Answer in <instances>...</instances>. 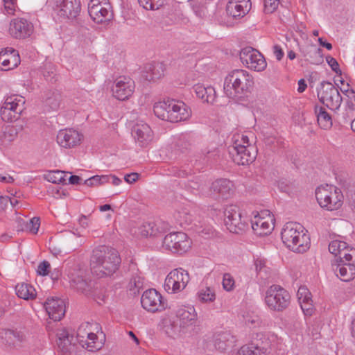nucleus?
I'll return each instance as SVG.
<instances>
[{"mask_svg": "<svg viewBox=\"0 0 355 355\" xmlns=\"http://www.w3.org/2000/svg\"><path fill=\"white\" fill-rule=\"evenodd\" d=\"M121 258L114 248L101 245L92 251L90 258L92 272L100 277L110 276L119 268Z\"/></svg>", "mask_w": 355, "mask_h": 355, "instance_id": "1", "label": "nucleus"}, {"mask_svg": "<svg viewBox=\"0 0 355 355\" xmlns=\"http://www.w3.org/2000/svg\"><path fill=\"white\" fill-rule=\"evenodd\" d=\"M253 85V77L248 71L234 69L225 76L223 91L230 98H241L250 93Z\"/></svg>", "mask_w": 355, "mask_h": 355, "instance_id": "2", "label": "nucleus"}, {"mask_svg": "<svg viewBox=\"0 0 355 355\" xmlns=\"http://www.w3.org/2000/svg\"><path fill=\"white\" fill-rule=\"evenodd\" d=\"M281 237L284 245L295 252H305L310 247L309 235L298 223H286L282 230Z\"/></svg>", "mask_w": 355, "mask_h": 355, "instance_id": "3", "label": "nucleus"}, {"mask_svg": "<svg viewBox=\"0 0 355 355\" xmlns=\"http://www.w3.org/2000/svg\"><path fill=\"white\" fill-rule=\"evenodd\" d=\"M153 111L159 119L171 123L187 120L191 114L184 102L169 98L156 103Z\"/></svg>", "mask_w": 355, "mask_h": 355, "instance_id": "4", "label": "nucleus"}, {"mask_svg": "<svg viewBox=\"0 0 355 355\" xmlns=\"http://www.w3.org/2000/svg\"><path fill=\"white\" fill-rule=\"evenodd\" d=\"M76 340L84 349L89 352H96L104 346L105 336L99 324L86 322L79 326Z\"/></svg>", "mask_w": 355, "mask_h": 355, "instance_id": "5", "label": "nucleus"}, {"mask_svg": "<svg viewBox=\"0 0 355 355\" xmlns=\"http://www.w3.org/2000/svg\"><path fill=\"white\" fill-rule=\"evenodd\" d=\"M230 153L236 164L248 165L255 159L257 149L251 145L248 136L236 133L232 137V146L230 149Z\"/></svg>", "mask_w": 355, "mask_h": 355, "instance_id": "6", "label": "nucleus"}, {"mask_svg": "<svg viewBox=\"0 0 355 355\" xmlns=\"http://www.w3.org/2000/svg\"><path fill=\"white\" fill-rule=\"evenodd\" d=\"M46 6L53 19L60 22L73 21L81 11L80 0H47Z\"/></svg>", "mask_w": 355, "mask_h": 355, "instance_id": "7", "label": "nucleus"}, {"mask_svg": "<svg viewBox=\"0 0 355 355\" xmlns=\"http://www.w3.org/2000/svg\"><path fill=\"white\" fill-rule=\"evenodd\" d=\"M263 300L268 310L282 312L289 306L291 295L281 286L274 284L266 289L263 295Z\"/></svg>", "mask_w": 355, "mask_h": 355, "instance_id": "8", "label": "nucleus"}, {"mask_svg": "<svg viewBox=\"0 0 355 355\" xmlns=\"http://www.w3.org/2000/svg\"><path fill=\"white\" fill-rule=\"evenodd\" d=\"M315 198L319 205L328 211L339 209L344 198L340 189L330 184L319 186L315 190Z\"/></svg>", "mask_w": 355, "mask_h": 355, "instance_id": "9", "label": "nucleus"}, {"mask_svg": "<svg viewBox=\"0 0 355 355\" xmlns=\"http://www.w3.org/2000/svg\"><path fill=\"white\" fill-rule=\"evenodd\" d=\"M224 223L227 229L232 233L239 234L248 227L247 216L236 205H229L224 208Z\"/></svg>", "mask_w": 355, "mask_h": 355, "instance_id": "10", "label": "nucleus"}, {"mask_svg": "<svg viewBox=\"0 0 355 355\" xmlns=\"http://www.w3.org/2000/svg\"><path fill=\"white\" fill-rule=\"evenodd\" d=\"M319 101L331 110H337L341 105L343 98L338 89L330 82L323 81L317 87Z\"/></svg>", "mask_w": 355, "mask_h": 355, "instance_id": "11", "label": "nucleus"}, {"mask_svg": "<svg viewBox=\"0 0 355 355\" xmlns=\"http://www.w3.org/2000/svg\"><path fill=\"white\" fill-rule=\"evenodd\" d=\"M275 218L272 212L264 209L253 212L251 218V227L254 232L259 236L270 234L275 227Z\"/></svg>", "mask_w": 355, "mask_h": 355, "instance_id": "12", "label": "nucleus"}, {"mask_svg": "<svg viewBox=\"0 0 355 355\" xmlns=\"http://www.w3.org/2000/svg\"><path fill=\"white\" fill-rule=\"evenodd\" d=\"M88 12L96 24H105L113 19L112 6L108 0H89Z\"/></svg>", "mask_w": 355, "mask_h": 355, "instance_id": "13", "label": "nucleus"}, {"mask_svg": "<svg viewBox=\"0 0 355 355\" xmlns=\"http://www.w3.org/2000/svg\"><path fill=\"white\" fill-rule=\"evenodd\" d=\"M190 280L189 272L182 268L171 270L166 276L164 284L168 293H178L184 290Z\"/></svg>", "mask_w": 355, "mask_h": 355, "instance_id": "14", "label": "nucleus"}, {"mask_svg": "<svg viewBox=\"0 0 355 355\" xmlns=\"http://www.w3.org/2000/svg\"><path fill=\"white\" fill-rule=\"evenodd\" d=\"M191 246V241L188 236L182 232H173L165 236L162 247L173 253H184Z\"/></svg>", "mask_w": 355, "mask_h": 355, "instance_id": "15", "label": "nucleus"}, {"mask_svg": "<svg viewBox=\"0 0 355 355\" xmlns=\"http://www.w3.org/2000/svg\"><path fill=\"white\" fill-rule=\"evenodd\" d=\"M240 59L244 66L255 71H262L267 67L263 55L257 50L250 46L241 49Z\"/></svg>", "mask_w": 355, "mask_h": 355, "instance_id": "16", "label": "nucleus"}, {"mask_svg": "<svg viewBox=\"0 0 355 355\" xmlns=\"http://www.w3.org/2000/svg\"><path fill=\"white\" fill-rule=\"evenodd\" d=\"M135 89V84L132 78L120 76L114 80L111 90L114 98L119 101H125L133 94Z\"/></svg>", "mask_w": 355, "mask_h": 355, "instance_id": "17", "label": "nucleus"}, {"mask_svg": "<svg viewBox=\"0 0 355 355\" xmlns=\"http://www.w3.org/2000/svg\"><path fill=\"white\" fill-rule=\"evenodd\" d=\"M131 135L135 144L141 147H147L154 139V133L150 125L142 121L137 122L132 128Z\"/></svg>", "mask_w": 355, "mask_h": 355, "instance_id": "18", "label": "nucleus"}, {"mask_svg": "<svg viewBox=\"0 0 355 355\" xmlns=\"http://www.w3.org/2000/svg\"><path fill=\"white\" fill-rule=\"evenodd\" d=\"M143 308L150 312L161 311L166 304L162 295L154 288L146 290L141 297Z\"/></svg>", "mask_w": 355, "mask_h": 355, "instance_id": "19", "label": "nucleus"}, {"mask_svg": "<svg viewBox=\"0 0 355 355\" xmlns=\"http://www.w3.org/2000/svg\"><path fill=\"white\" fill-rule=\"evenodd\" d=\"M33 25L24 18H15L10 22L8 34L15 39H25L33 33Z\"/></svg>", "mask_w": 355, "mask_h": 355, "instance_id": "20", "label": "nucleus"}, {"mask_svg": "<svg viewBox=\"0 0 355 355\" xmlns=\"http://www.w3.org/2000/svg\"><path fill=\"white\" fill-rule=\"evenodd\" d=\"M83 135L73 128H65L57 134L58 144L64 148H72L80 144Z\"/></svg>", "mask_w": 355, "mask_h": 355, "instance_id": "21", "label": "nucleus"}, {"mask_svg": "<svg viewBox=\"0 0 355 355\" xmlns=\"http://www.w3.org/2000/svg\"><path fill=\"white\" fill-rule=\"evenodd\" d=\"M19 53L12 47H6L0 51V70L14 69L20 64Z\"/></svg>", "mask_w": 355, "mask_h": 355, "instance_id": "22", "label": "nucleus"}, {"mask_svg": "<svg viewBox=\"0 0 355 355\" xmlns=\"http://www.w3.org/2000/svg\"><path fill=\"white\" fill-rule=\"evenodd\" d=\"M45 309L49 318L55 321L60 320L65 313L64 302L58 297H50L44 303Z\"/></svg>", "mask_w": 355, "mask_h": 355, "instance_id": "23", "label": "nucleus"}, {"mask_svg": "<svg viewBox=\"0 0 355 355\" xmlns=\"http://www.w3.org/2000/svg\"><path fill=\"white\" fill-rule=\"evenodd\" d=\"M176 316L180 320V326L185 327L193 325L197 320V313L193 306L180 305L175 311Z\"/></svg>", "mask_w": 355, "mask_h": 355, "instance_id": "24", "label": "nucleus"}, {"mask_svg": "<svg viewBox=\"0 0 355 355\" xmlns=\"http://www.w3.org/2000/svg\"><path fill=\"white\" fill-rule=\"evenodd\" d=\"M250 0H230L226 6L227 13L234 18L244 17L250 10Z\"/></svg>", "mask_w": 355, "mask_h": 355, "instance_id": "25", "label": "nucleus"}, {"mask_svg": "<svg viewBox=\"0 0 355 355\" xmlns=\"http://www.w3.org/2000/svg\"><path fill=\"white\" fill-rule=\"evenodd\" d=\"M69 282L74 288L85 292L87 287L85 271L79 267L70 269L67 274Z\"/></svg>", "mask_w": 355, "mask_h": 355, "instance_id": "26", "label": "nucleus"}, {"mask_svg": "<svg viewBox=\"0 0 355 355\" xmlns=\"http://www.w3.org/2000/svg\"><path fill=\"white\" fill-rule=\"evenodd\" d=\"M194 92L198 98L203 102L214 103L216 99L215 88L211 85L198 83L193 86Z\"/></svg>", "mask_w": 355, "mask_h": 355, "instance_id": "27", "label": "nucleus"}, {"mask_svg": "<svg viewBox=\"0 0 355 355\" xmlns=\"http://www.w3.org/2000/svg\"><path fill=\"white\" fill-rule=\"evenodd\" d=\"M336 275L343 282L355 278V265L352 263H340L334 269Z\"/></svg>", "mask_w": 355, "mask_h": 355, "instance_id": "28", "label": "nucleus"}, {"mask_svg": "<svg viewBox=\"0 0 355 355\" xmlns=\"http://www.w3.org/2000/svg\"><path fill=\"white\" fill-rule=\"evenodd\" d=\"M56 343L58 348L63 352H68L73 342V336H70L69 332L64 328L58 329L56 332Z\"/></svg>", "mask_w": 355, "mask_h": 355, "instance_id": "29", "label": "nucleus"}, {"mask_svg": "<svg viewBox=\"0 0 355 355\" xmlns=\"http://www.w3.org/2000/svg\"><path fill=\"white\" fill-rule=\"evenodd\" d=\"M245 324L250 329H261L265 327V323L261 317L253 310L247 309L242 313Z\"/></svg>", "mask_w": 355, "mask_h": 355, "instance_id": "30", "label": "nucleus"}, {"mask_svg": "<svg viewBox=\"0 0 355 355\" xmlns=\"http://www.w3.org/2000/svg\"><path fill=\"white\" fill-rule=\"evenodd\" d=\"M233 188V184L227 179H218L211 184V189L215 193L219 194L223 198H227L230 195Z\"/></svg>", "mask_w": 355, "mask_h": 355, "instance_id": "31", "label": "nucleus"}, {"mask_svg": "<svg viewBox=\"0 0 355 355\" xmlns=\"http://www.w3.org/2000/svg\"><path fill=\"white\" fill-rule=\"evenodd\" d=\"M165 65L162 62H153L145 67V77L148 80H155L164 76Z\"/></svg>", "mask_w": 355, "mask_h": 355, "instance_id": "32", "label": "nucleus"}, {"mask_svg": "<svg viewBox=\"0 0 355 355\" xmlns=\"http://www.w3.org/2000/svg\"><path fill=\"white\" fill-rule=\"evenodd\" d=\"M2 104L13 110L22 112L24 109L25 98L21 96L12 94L6 96Z\"/></svg>", "mask_w": 355, "mask_h": 355, "instance_id": "33", "label": "nucleus"}, {"mask_svg": "<svg viewBox=\"0 0 355 355\" xmlns=\"http://www.w3.org/2000/svg\"><path fill=\"white\" fill-rule=\"evenodd\" d=\"M15 292L19 297L26 300H33L37 295L35 288L26 283L18 284L15 286Z\"/></svg>", "mask_w": 355, "mask_h": 355, "instance_id": "34", "label": "nucleus"}, {"mask_svg": "<svg viewBox=\"0 0 355 355\" xmlns=\"http://www.w3.org/2000/svg\"><path fill=\"white\" fill-rule=\"evenodd\" d=\"M315 112L317 116L318 125L321 128L328 129L332 125V120L326 110L322 107H315Z\"/></svg>", "mask_w": 355, "mask_h": 355, "instance_id": "35", "label": "nucleus"}, {"mask_svg": "<svg viewBox=\"0 0 355 355\" xmlns=\"http://www.w3.org/2000/svg\"><path fill=\"white\" fill-rule=\"evenodd\" d=\"M198 300L202 303L213 302L216 300V293L210 286H201L197 293Z\"/></svg>", "mask_w": 355, "mask_h": 355, "instance_id": "36", "label": "nucleus"}, {"mask_svg": "<svg viewBox=\"0 0 355 355\" xmlns=\"http://www.w3.org/2000/svg\"><path fill=\"white\" fill-rule=\"evenodd\" d=\"M163 232V228L159 225L153 223H146L140 227V234L143 236H157Z\"/></svg>", "mask_w": 355, "mask_h": 355, "instance_id": "37", "label": "nucleus"}, {"mask_svg": "<svg viewBox=\"0 0 355 355\" xmlns=\"http://www.w3.org/2000/svg\"><path fill=\"white\" fill-rule=\"evenodd\" d=\"M254 266L257 275L262 279L267 278L270 273V268L266 266L264 258L258 256L254 257Z\"/></svg>", "mask_w": 355, "mask_h": 355, "instance_id": "38", "label": "nucleus"}, {"mask_svg": "<svg viewBox=\"0 0 355 355\" xmlns=\"http://www.w3.org/2000/svg\"><path fill=\"white\" fill-rule=\"evenodd\" d=\"M21 112L17 110H13L8 106L1 104L0 107V114L3 121L6 122H12L17 121Z\"/></svg>", "mask_w": 355, "mask_h": 355, "instance_id": "39", "label": "nucleus"}, {"mask_svg": "<svg viewBox=\"0 0 355 355\" xmlns=\"http://www.w3.org/2000/svg\"><path fill=\"white\" fill-rule=\"evenodd\" d=\"M70 174V173L64 172L62 171H50L46 175V179L49 182H51L54 184H67V177Z\"/></svg>", "mask_w": 355, "mask_h": 355, "instance_id": "40", "label": "nucleus"}, {"mask_svg": "<svg viewBox=\"0 0 355 355\" xmlns=\"http://www.w3.org/2000/svg\"><path fill=\"white\" fill-rule=\"evenodd\" d=\"M266 353L264 347L261 348L253 343L243 346L239 352V355H265Z\"/></svg>", "mask_w": 355, "mask_h": 355, "instance_id": "41", "label": "nucleus"}, {"mask_svg": "<svg viewBox=\"0 0 355 355\" xmlns=\"http://www.w3.org/2000/svg\"><path fill=\"white\" fill-rule=\"evenodd\" d=\"M347 244L346 242L340 239H334L329 244V250L330 253L335 256H342L343 252L347 249Z\"/></svg>", "mask_w": 355, "mask_h": 355, "instance_id": "42", "label": "nucleus"}, {"mask_svg": "<svg viewBox=\"0 0 355 355\" xmlns=\"http://www.w3.org/2000/svg\"><path fill=\"white\" fill-rule=\"evenodd\" d=\"M138 1L146 10H155L162 7L166 0H138Z\"/></svg>", "mask_w": 355, "mask_h": 355, "instance_id": "43", "label": "nucleus"}, {"mask_svg": "<svg viewBox=\"0 0 355 355\" xmlns=\"http://www.w3.org/2000/svg\"><path fill=\"white\" fill-rule=\"evenodd\" d=\"M223 288L225 291L230 292L235 287V281L232 275L230 273H225L222 281Z\"/></svg>", "mask_w": 355, "mask_h": 355, "instance_id": "44", "label": "nucleus"}, {"mask_svg": "<svg viewBox=\"0 0 355 355\" xmlns=\"http://www.w3.org/2000/svg\"><path fill=\"white\" fill-rule=\"evenodd\" d=\"M297 296L300 304L312 300L311 294L306 286H300L298 288Z\"/></svg>", "mask_w": 355, "mask_h": 355, "instance_id": "45", "label": "nucleus"}, {"mask_svg": "<svg viewBox=\"0 0 355 355\" xmlns=\"http://www.w3.org/2000/svg\"><path fill=\"white\" fill-rule=\"evenodd\" d=\"M40 226V218L33 217L25 225V230L31 234H35L37 233Z\"/></svg>", "mask_w": 355, "mask_h": 355, "instance_id": "46", "label": "nucleus"}, {"mask_svg": "<svg viewBox=\"0 0 355 355\" xmlns=\"http://www.w3.org/2000/svg\"><path fill=\"white\" fill-rule=\"evenodd\" d=\"M46 105L51 110H57L60 105V95L58 93L53 94V97H48L46 100Z\"/></svg>", "mask_w": 355, "mask_h": 355, "instance_id": "47", "label": "nucleus"}, {"mask_svg": "<svg viewBox=\"0 0 355 355\" xmlns=\"http://www.w3.org/2000/svg\"><path fill=\"white\" fill-rule=\"evenodd\" d=\"M340 257V263H352L355 265V250L353 248L347 249L343 252Z\"/></svg>", "mask_w": 355, "mask_h": 355, "instance_id": "48", "label": "nucleus"}, {"mask_svg": "<svg viewBox=\"0 0 355 355\" xmlns=\"http://www.w3.org/2000/svg\"><path fill=\"white\" fill-rule=\"evenodd\" d=\"M107 175H94L85 180V184L89 187L97 186L106 183Z\"/></svg>", "mask_w": 355, "mask_h": 355, "instance_id": "49", "label": "nucleus"}, {"mask_svg": "<svg viewBox=\"0 0 355 355\" xmlns=\"http://www.w3.org/2000/svg\"><path fill=\"white\" fill-rule=\"evenodd\" d=\"M279 0H264V12L272 13L278 8Z\"/></svg>", "mask_w": 355, "mask_h": 355, "instance_id": "50", "label": "nucleus"}, {"mask_svg": "<svg viewBox=\"0 0 355 355\" xmlns=\"http://www.w3.org/2000/svg\"><path fill=\"white\" fill-rule=\"evenodd\" d=\"M51 265L49 261L44 260L39 263L37 269V275L40 276H46L50 273Z\"/></svg>", "mask_w": 355, "mask_h": 355, "instance_id": "51", "label": "nucleus"}, {"mask_svg": "<svg viewBox=\"0 0 355 355\" xmlns=\"http://www.w3.org/2000/svg\"><path fill=\"white\" fill-rule=\"evenodd\" d=\"M4 8L8 15H14L17 8V0H3Z\"/></svg>", "mask_w": 355, "mask_h": 355, "instance_id": "52", "label": "nucleus"}, {"mask_svg": "<svg viewBox=\"0 0 355 355\" xmlns=\"http://www.w3.org/2000/svg\"><path fill=\"white\" fill-rule=\"evenodd\" d=\"M300 307L306 316H311L314 312V306L313 304V300H309L304 303L300 304Z\"/></svg>", "mask_w": 355, "mask_h": 355, "instance_id": "53", "label": "nucleus"}, {"mask_svg": "<svg viewBox=\"0 0 355 355\" xmlns=\"http://www.w3.org/2000/svg\"><path fill=\"white\" fill-rule=\"evenodd\" d=\"M326 61L334 72H336L337 74L341 75V71L340 69L339 64L335 58L331 56H327L326 58Z\"/></svg>", "mask_w": 355, "mask_h": 355, "instance_id": "54", "label": "nucleus"}, {"mask_svg": "<svg viewBox=\"0 0 355 355\" xmlns=\"http://www.w3.org/2000/svg\"><path fill=\"white\" fill-rule=\"evenodd\" d=\"M191 6H192V9L196 16L202 18L204 17L207 12V9L204 6H197L195 4V1H192L191 3Z\"/></svg>", "mask_w": 355, "mask_h": 355, "instance_id": "55", "label": "nucleus"}, {"mask_svg": "<svg viewBox=\"0 0 355 355\" xmlns=\"http://www.w3.org/2000/svg\"><path fill=\"white\" fill-rule=\"evenodd\" d=\"M344 95L347 98V103L349 108L355 111V92L352 89Z\"/></svg>", "mask_w": 355, "mask_h": 355, "instance_id": "56", "label": "nucleus"}, {"mask_svg": "<svg viewBox=\"0 0 355 355\" xmlns=\"http://www.w3.org/2000/svg\"><path fill=\"white\" fill-rule=\"evenodd\" d=\"M11 132H13V130L11 129H8L3 132L2 144H7L14 139L15 135L12 134Z\"/></svg>", "mask_w": 355, "mask_h": 355, "instance_id": "57", "label": "nucleus"}, {"mask_svg": "<svg viewBox=\"0 0 355 355\" xmlns=\"http://www.w3.org/2000/svg\"><path fill=\"white\" fill-rule=\"evenodd\" d=\"M273 53L278 61L281 60L284 55L282 49L279 45H275L273 46Z\"/></svg>", "mask_w": 355, "mask_h": 355, "instance_id": "58", "label": "nucleus"}, {"mask_svg": "<svg viewBox=\"0 0 355 355\" xmlns=\"http://www.w3.org/2000/svg\"><path fill=\"white\" fill-rule=\"evenodd\" d=\"M107 179L106 180V183L110 182L114 186H119L122 182L121 179L117 178L116 176H115L114 175H107Z\"/></svg>", "mask_w": 355, "mask_h": 355, "instance_id": "59", "label": "nucleus"}, {"mask_svg": "<svg viewBox=\"0 0 355 355\" xmlns=\"http://www.w3.org/2000/svg\"><path fill=\"white\" fill-rule=\"evenodd\" d=\"M139 178V175L136 173H132L127 174L124 177V180L128 184H132L135 182Z\"/></svg>", "mask_w": 355, "mask_h": 355, "instance_id": "60", "label": "nucleus"}, {"mask_svg": "<svg viewBox=\"0 0 355 355\" xmlns=\"http://www.w3.org/2000/svg\"><path fill=\"white\" fill-rule=\"evenodd\" d=\"M67 181L71 184H79L82 179L78 175H71L67 177Z\"/></svg>", "mask_w": 355, "mask_h": 355, "instance_id": "61", "label": "nucleus"}, {"mask_svg": "<svg viewBox=\"0 0 355 355\" xmlns=\"http://www.w3.org/2000/svg\"><path fill=\"white\" fill-rule=\"evenodd\" d=\"M171 175L174 176L184 178L187 175V172L185 170H179L177 167H173Z\"/></svg>", "mask_w": 355, "mask_h": 355, "instance_id": "62", "label": "nucleus"}, {"mask_svg": "<svg viewBox=\"0 0 355 355\" xmlns=\"http://www.w3.org/2000/svg\"><path fill=\"white\" fill-rule=\"evenodd\" d=\"M179 220L182 225L183 223L189 224L191 222V216L188 215L185 212H183L182 214H180V219Z\"/></svg>", "mask_w": 355, "mask_h": 355, "instance_id": "63", "label": "nucleus"}, {"mask_svg": "<svg viewBox=\"0 0 355 355\" xmlns=\"http://www.w3.org/2000/svg\"><path fill=\"white\" fill-rule=\"evenodd\" d=\"M10 202L12 205H14L13 201L10 200V198L8 196H0V208L4 209L8 204Z\"/></svg>", "mask_w": 355, "mask_h": 355, "instance_id": "64", "label": "nucleus"}]
</instances>
